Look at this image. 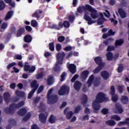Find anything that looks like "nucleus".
<instances>
[{
    "label": "nucleus",
    "mask_w": 129,
    "mask_h": 129,
    "mask_svg": "<svg viewBox=\"0 0 129 129\" xmlns=\"http://www.w3.org/2000/svg\"><path fill=\"white\" fill-rule=\"evenodd\" d=\"M89 119V116L88 115H86L82 117V120H88Z\"/></svg>",
    "instance_id": "obj_53"
},
{
    "label": "nucleus",
    "mask_w": 129,
    "mask_h": 129,
    "mask_svg": "<svg viewBox=\"0 0 129 129\" xmlns=\"http://www.w3.org/2000/svg\"><path fill=\"white\" fill-rule=\"evenodd\" d=\"M65 56V53L63 52H60L58 53L56 56L57 58V62L55 64V68H54V71H59L60 69L59 67V64H61L62 63V60H63V58Z\"/></svg>",
    "instance_id": "obj_4"
},
{
    "label": "nucleus",
    "mask_w": 129,
    "mask_h": 129,
    "mask_svg": "<svg viewBox=\"0 0 129 129\" xmlns=\"http://www.w3.org/2000/svg\"><path fill=\"white\" fill-rule=\"evenodd\" d=\"M93 81H94V76H93V75H91L88 80L87 82L84 84L83 88V91H87V90H88V88H89V87L92 85Z\"/></svg>",
    "instance_id": "obj_5"
},
{
    "label": "nucleus",
    "mask_w": 129,
    "mask_h": 129,
    "mask_svg": "<svg viewBox=\"0 0 129 129\" xmlns=\"http://www.w3.org/2000/svg\"><path fill=\"white\" fill-rule=\"evenodd\" d=\"M24 70L26 72L29 71V73H33V72H34L35 70H36V67H35V66H33L30 68V66L26 64L24 66Z\"/></svg>",
    "instance_id": "obj_11"
},
{
    "label": "nucleus",
    "mask_w": 129,
    "mask_h": 129,
    "mask_svg": "<svg viewBox=\"0 0 129 129\" xmlns=\"http://www.w3.org/2000/svg\"><path fill=\"white\" fill-rule=\"evenodd\" d=\"M16 94L17 96H20V97H24L25 96V93L22 91H16Z\"/></svg>",
    "instance_id": "obj_35"
},
{
    "label": "nucleus",
    "mask_w": 129,
    "mask_h": 129,
    "mask_svg": "<svg viewBox=\"0 0 129 129\" xmlns=\"http://www.w3.org/2000/svg\"><path fill=\"white\" fill-rule=\"evenodd\" d=\"M90 6V5H86L84 6L80 7L77 9V12H78V13H80V14L83 13V11L86 12V11H88V8H89Z\"/></svg>",
    "instance_id": "obj_12"
},
{
    "label": "nucleus",
    "mask_w": 129,
    "mask_h": 129,
    "mask_svg": "<svg viewBox=\"0 0 129 129\" xmlns=\"http://www.w3.org/2000/svg\"><path fill=\"white\" fill-rule=\"evenodd\" d=\"M69 87L63 85L61 87V89L58 91V94L59 95H64V94H68L69 92Z\"/></svg>",
    "instance_id": "obj_8"
},
{
    "label": "nucleus",
    "mask_w": 129,
    "mask_h": 129,
    "mask_svg": "<svg viewBox=\"0 0 129 129\" xmlns=\"http://www.w3.org/2000/svg\"><path fill=\"white\" fill-rule=\"evenodd\" d=\"M31 129H39V128L38 125H37V124H33L31 126Z\"/></svg>",
    "instance_id": "obj_64"
},
{
    "label": "nucleus",
    "mask_w": 129,
    "mask_h": 129,
    "mask_svg": "<svg viewBox=\"0 0 129 129\" xmlns=\"http://www.w3.org/2000/svg\"><path fill=\"white\" fill-rule=\"evenodd\" d=\"M81 86H82V84H81V83H80V82L79 81H76L75 83L74 87L75 89L77 90V91H78V90H79L80 88H81Z\"/></svg>",
    "instance_id": "obj_16"
},
{
    "label": "nucleus",
    "mask_w": 129,
    "mask_h": 129,
    "mask_svg": "<svg viewBox=\"0 0 129 129\" xmlns=\"http://www.w3.org/2000/svg\"><path fill=\"white\" fill-rule=\"evenodd\" d=\"M3 96L6 102H7V103H9L11 100V94H10V93L5 92Z\"/></svg>",
    "instance_id": "obj_15"
},
{
    "label": "nucleus",
    "mask_w": 129,
    "mask_h": 129,
    "mask_svg": "<svg viewBox=\"0 0 129 129\" xmlns=\"http://www.w3.org/2000/svg\"><path fill=\"white\" fill-rule=\"evenodd\" d=\"M56 49L57 51H60L61 49H62V46H61V44H57L56 46Z\"/></svg>",
    "instance_id": "obj_55"
},
{
    "label": "nucleus",
    "mask_w": 129,
    "mask_h": 129,
    "mask_svg": "<svg viewBox=\"0 0 129 129\" xmlns=\"http://www.w3.org/2000/svg\"><path fill=\"white\" fill-rule=\"evenodd\" d=\"M31 118V113L28 112L26 115L23 119V121H27V120L30 119Z\"/></svg>",
    "instance_id": "obj_41"
},
{
    "label": "nucleus",
    "mask_w": 129,
    "mask_h": 129,
    "mask_svg": "<svg viewBox=\"0 0 129 129\" xmlns=\"http://www.w3.org/2000/svg\"><path fill=\"white\" fill-rule=\"evenodd\" d=\"M103 101H108V98H106L105 94L102 92L98 93L96 97V100H94L92 103V107L94 112H96L100 109L101 106H100L99 103H101Z\"/></svg>",
    "instance_id": "obj_1"
},
{
    "label": "nucleus",
    "mask_w": 129,
    "mask_h": 129,
    "mask_svg": "<svg viewBox=\"0 0 129 129\" xmlns=\"http://www.w3.org/2000/svg\"><path fill=\"white\" fill-rule=\"evenodd\" d=\"M80 109H81V107L80 106L77 107L75 110V113H77V112L80 111Z\"/></svg>",
    "instance_id": "obj_61"
},
{
    "label": "nucleus",
    "mask_w": 129,
    "mask_h": 129,
    "mask_svg": "<svg viewBox=\"0 0 129 129\" xmlns=\"http://www.w3.org/2000/svg\"><path fill=\"white\" fill-rule=\"evenodd\" d=\"M24 105H25V101H24L19 102L17 104L13 103L12 105H10L9 108H7L6 109L5 112H6V113H14L15 110H16V108H20V107H22V106H24Z\"/></svg>",
    "instance_id": "obj_2"
},
{
    "label": "nucleus",
    "mask_w": 129,
    "mask_h": 129,
    "mask_svg": "<svg viewBox=\"0 0 129 129\" xmlns=\"http://www.w3.org/2000/svg\"><path fill=\"white\" fill-rule=\"evenodd\" d=\"M64 112L65 114H66V117L67 119H70L73 116V112H72V111L67 112V108L64 110Z\"/></svg>",
    "instance_id": "obj_19"
},
{
    "label": "nucleus",
    "mask_w": 129,
    "mask_h": 129,
    "mask_svg": "<svg viewBox=\"0 0 129 129\" xmlns=\"http://www.w3.org/2000/svg\"><path fill=\"white\" fill-rule=\"evenodd\" d=\"M49 47L50 51H54V43L51 42L49 44Z\"/></svg>",
    "instance_id": "obj_44"
},
{
    "label": "nucleus",
    "mask_w": 129,
    "mask_h": 129,
    "mask_svg": "<svg viewBox=\"0 0 129 129\" xmlns=\"http://www.w3.org/2000/svg\"><path fill=\"white\" fill-rule=\"evenodd\" d=\"M9 124L6 126V129H11L12 128V125L11 124L15 125L16 123V121L14 119H10L9 120Z\"/></svg>",
    "instance_id": "obj_22"
},
{
    "label": "nucleus",
    "mask_w": 129,
    "mask_h": 129,
    "mask_svg": "<svg viewBox=\"0 0 129 129\" xmlns=\"http://www.w3.org/2000/svg\"><path fill=\"white\" fill-rule=\"evenodd\" d=\"M84 19L86 21H89L91 19V17L89 16V13L86 12L84 15Z\"/></svg>",
    "instance_id": "obj_37"
},
{
    "label": "nucleus",
    "mask_w": 129,
    "mask_h": 129,
    "mask_svg": "<svg viewBox=\"0 0 129 129\" xmlns=\"http://www.w3.org/2000/svg\"><path fill=\"white\" fill-rule=\"evenodd\" d=\"M9 26V24L7 23H3L2 24L1 26V28L2 30H0V32H3V30H5V29H7L8 28V26Z\"/></svg>",
    "instance_id": "obj_33"
},
{
    "label": "nucleus",
    "mask_w": 129,
    "mask_h": 129,
    "mask_svg": "<svg viewBox=\"0 0 129 129\" xmlns=\"http://www.w3.org/2000/svg\"><path fill=\"white\" fill-rule=\"evenodd\" d=\"M124 124H129V118H126L124 121H121L118 122V126L124 125Z\"/></svg>",
    "instance_id": "obj_21"
},
{
    "label": "nucleus",
    "mask_w": 129,
    "mask_h": 129,
    "mask_svg": "<svg viewBox=\"0 0 129 129\" xmlns=\"http://www.w3.org/2000/svg\"><path fill=\"white\" fill-rule=\"evenodd\" d=\"M117 88L118 91L120 93H122L123 92V89L124 88V86H118Z\"/></svg>",
    "instance_id": "obj_43"
},
{
    "label": "nucleus",
    "mask_w": 129,
    "mask_h": 129,
    "mask_svg": "<svg viewBox=\"0 0 129 129\" xmlns=\"http://www.w3.org/2000/svg\"><path fill=\"white\" fill-rule=\"evenodd\" d=\"M72 50V46H68L64 48L65 51H71Z\"/></svg>",
    "instance_id": "obj_60"
},
{
    "label": "nucleus",
    "mask_w": 129,
    "mask_h": 129,
    "mask_svg": "<svg viewBox=\"0 0 129 129\" xmlns=\"http://www.w3.org/2000/svg\"><path fill=\"white\" fill-rule=\"evenodd\" d=\"M101 76L103 79L106 80L109 77V74L106 71L102 72L101 73Z\"/></svg>",
    "instance_id": "obj_20"
},
{
    "label": "nucleus",
    "mask_w": 129,
    "mask_h": 129,
    "mask_svg": "<svg viewBox=\"0 0 129 129\" xmlns=\"http://www.w3.org/2000/svg\"><path fill=\"white\" fill-rule=\"evenodd\" d=\"M16 66V62H13L10 64H9L7 67V69L8 70H10L12 67H14V66Z\"/></svg>",
    "instance_id": "obj_48"
},
{
    "label": "nucleus",
    "mask_w": 129,
    "mask_h": 129,
    "mask_svg": "<svg viewBox=\"0 0 129 129\" xmlns=\"http://www.w3.org/2000/svg\"><path fill=\"white\" fill-rule=\"evenodd\" d=\"M38 84H37V81L35 80L33 81L31 84V87H33V89H32V91H31L28 96V99H30V98H32V96L34 95V93L36 90L38 89Z\"/></svg>",
    "instance_id": "obj_7"
},
{
    "label": "nucleus",
    "mask_w": 129,
    "mask_h": 129,
    "mask_svg": "<svg viewBox=\"0 0 129 129\" xmlns=\"http://www.w3.org/2000/svg\"><path fill=\"white\" fill-rule=\"evenodd\" d=\"M105 16L107 18H109L110 17V14H109V12L106 11V12L104 13Z\"/></svg>",
    "instance_id": "obj_63"
},
{
    "label": "nucleus",
    "mask_w": 129,
    "mask_h": 129,
    "mask_svg": "<svg viewBox=\"0 0 129 129\" xmlns=\"http://www.w3.org/2000/svg\"><path fill=\"white\" fill-rule=\"evenodd\" d=\"M63 26L64 28H69L70 24H69V22L68 21H64L63 23Z\"/></svg>",
    "instance_id": "obj_51"
},
{
    "label": "nucleus",
    "mask_w": 129,
    "mask_h": 129,
    "mask_svg": "<svg viewBox=\"0 0 129 129\" xmlns=\"http://www.w3.org/2000/svg\"><path fill=\"white\" fill-rule=\"evenodd\" d=\"M13 14H14V12L13 11L9 12L5 17V21H8V20L11 19V18H12L13 16Z\"/></svg>",
    "instance_id": "obj_29"
},
{
    "label": "nucleus",
    "mask_w": 129,
    "mask_h": 129,
    "mask_svg": "<svg viewBox=\"0 0 129 129\" xmlns=\"http://www.w3.org/2000/svg\"><path fill=\"white\" fill-rule=\"evenodd\" d=\"M42 13V11L41 10H37L34 13H33L32 15L33 18H37V19H39L40 17V14Z\"/></svg>",
    "instance_id": "obj_24"
},
{
    "label": "nucleus",
    "mask_w": 129,
    "mask_h": 129,
    "mask_svg": "<svg viewBox=\"0 0 129 129\" xmlns=\"http://www.w3.org/2000/svg\"><path fill=\"white\" fill-rule=\"evenodd\" d=\"M25 33V28H22L19 29L17 34V37H21L23 33Z\"/></svg>",
    "instance_id": "obj_32"
},
{
    "label": "nucleus",
    "mask_w": 129,
    "mask_h": 129,
    "mask_svg": "<svg viewBox=\"0 0 129 129\" xmlns=\"http://www.w3.org/2000/svg\"><path fill=\"white\" fill-rule=\"evenodd\" d=\"M66 73L64 72L62 74V75H61L60 78V81H64V80H65V77H66Z\"/></svg>",
    "instance_id": "obj_47"
},
{
    "label": "nucleus",
    "mask_w": 129,
    "mask_h": 129,
    "mask_svg": "<svg viewBox=\"0 0 129 129\" xmlns=\"http://www.w3.org/2000/svg\"><path fill=\"white\" fill-rule=\"evenodd\" d=\"M106 124L110 126H113L116 124V122L113 120H109L106 121Z\"/></svg>",
    "instance_id": "obj_27"
},
{
    "label": "nucleus",
    "mask_w": 129,
    "mask_h": 129,
    "mask_svg": "<svg viewBox=\"0 0 129 129\" xmlns=\"http://www.w3.org/2000/svg\"><path fill=\"white\" fill-rule=\"evenodd\" d=\"M43 89H44V87L43 86H40L38 90L37 94H39V93H41V92L43 91Z\"/></svg>",
    "instance_id": "obj_56"
},
{
    "label": "nucleus",
    "mask_w": 129,
    "mask_h": 129,
    "mask_svg": "<svg viewBox=\"0 0 129 129\" xmlns=\"http://www.w3.org/2000/svg\"><path fill=\"white\" fill-rule=\"evenodd\" d=\"M53 77H49L47 79V84L48 85H51L53 82Z\"/></svg>",
    "instance_id": "obj_39"
},
{
    "label": "nucleus",
    "mask_w": 129,
    "mask_h": 129,
    "mask_svg": "<svg viewBox=\"0 0 129 129\" xmlns=\"http://www.w3.org/2000/svg\"><path fill=\"white\" fill-rule=\"evenodd\" d=\"M102 68H103V67H99H99L95 69V70L94 71V73H98V72H99V71H100Z\"/></svg>",
    "instance_id": "obj_45"
},
{
    "label": "nucleus",
    "mask_w": 129,
    "mask_h": 129,
    "mask_svg": "<svg viewBox=\"0 0 129 129\" xmlns=\"http://www.w3.org/2000/svg\"><path fill=\"white\" fill-rule=\"evenodd\" d=\"M116 109L117 110V113H122L123 112V109L121 108V106L119 104L115 105Z\"/></svg>",
    "instance_id": "obj_26"
},
{
    "label": "nucleus",
    "mask_w": 129,
    "mask_h": 129,
    "mask_svg": "<svg viewBox=\"0 0 129 129\" xmlns=\"http://www.w3.org/2000/svg\"><path fill=\"white\" fill-rule=\"evenodd\" d=\"M115 92V89H114V86H112L111 87V91L110 93L112 95V100L113 102H116L117 101V99H118V96L114 94Z\"/></svg>",
    "instance_id": "obj_9"
},
{
    "label": "nucleus",
    "mask_w": 129,
    "mask_h": 129,
    "mask_svg": "<svg viewBox=\"0 0 129 129\" xmlns=\"http://www.w3.org/2000/svg\"><path fill=\"white\" fill-rule=\"evenodd\" d=\"M81 104L85 106V104L87 101V96L86 95H83L81 99Z\"/></svg>",
    "instance_id": "obj_23"
},
{
    "label": "nucleus",
    "mask_w": 129,
    "mask_h": 129,
    "mask_svg": "<svg viewBox=\"0 0 129 129\" xmlns=\"http://www.w3.org/2000/svg\"><path fill=\"white\" fill-rule=\"evenodd\" d=\"M37 25H38V22H37L36 20L31 21V26H32V27H37Z\"/></svg>",
    "instance_id": "obj_49"
},
{
    "label": "nucleus",
    "mask_w": 129,
    "mask_h": 129,
    "mask_svg": "<svg viewBox=\"0 0 129 129\" xmlns=\"http://www.w3.org/2000/svg\"><path fill=\"white\" fill-rule=\"evenodd\" d=\"M64 40H65V37L64 36H60L58 38V41L59 42H62Z\"/></svg>",
    "instance_id": "obj_57"
},
{
    "label": "nucleus",
    "mask_w": 129,
    "mask_h": 129,
    "mask_svg": "<svg viewBox=\"0 0 129 129\" xmlns=\"http://www.w3.org/2000/svg\"><path fill=\"white\" fill-rule=\"evenodd\" d=\"M87 21L88 22V25H92V24H94V23H95V21H94V20H92L91 18L89 20H87Z\"/></svg>",
    "instance_id": "obj_54"
},
{
    "label": "nucleus",
    "mask_w": 129,
    "mask_h": 129,
    "mask_svg": "<svg viewBox=\"0 0 129 129\" xmlns=\"http://www.w3.org/2000/svg\"><path fill=\"white\" fill-rule=\"evenodd\" d=\"M118 13L121 18H125V17H126V14H125V12H124V11L122 9H119Z\"/></svg>",
    "instance_id": "obj_30"
},
{
    "label": "nucleus",
    "mask_w": 129,
    "mask_h": 129,
    "mask_svg": "<svg viewBox=\"0 0 129 129\" xmlns=\"http://www.w3.org/2000/svg\"><path fill=\"white\" fill-rule=\"evenodd\" d=\"M25 29L28 32H31V31H32V27H31V26H26Z\"/></svg>",
    "instance_id": "obj_62"
},
{
    "label": "nucleus",
    "mask_w": 129,
    "mask_h": 129,
    "mask_svg": "<svg viewBox=\"0 0 129 129\" xmlns=\"http://www.w3.org/2000/svg\"><path fill=\"white\" fill-rule=\"evenodd\" d=\"M67 67L70 70L71 73H72V74H75V73H76V66L74 64H70L69 63H68L67 64Z\"/></svg>",
    "instance_id": "obj_10"
},
{
    "label": "nucleus",
    "mask_w": 129,
    "mask_h": 129,
    "mask_svg": "<svg viewBox=\"0 0 129 129\" xmlns=\"http://www.w3.org/2000/svg\"><path fill=\"white\" fill-rule=\"evenodd\" d=\"M84 112H85V113H86V114H90V109H89L88 108H86L85 109Z\"/></svg>",
    "instance_id": "obj_58"
},
{
    "label": "nucleus",
    "mask_w": 129,
    "mask_h": 129,
    "mask_svg": "<svg viewBox=\"0 0 129 129\" xmlns=\"http://www.w3.org/2000/svg\"><path fill=\"white\" fill-rule=\"evenodd\" d=\"M28 109L27 108H22L19 111H18V113L19 115L23 116V115L26 114L28 112Z\"/></svg>",
    "instance_id": "obj_18"
},
{
    "label": "nucleus",
    "mask_w": 129,
    "mask_h": 129,
    "mask_svg": "<svg viewBox=\"0 0 129 129\" xmlns=\"http://www.w3.org/2000/svg\"><path fill=\"white\" fill-rule=\"evenodd\" d=\"M123 43V40L122 39L118 40L115 42V46H121Z\"/></svg>",
    "instance_id": "obj_42"
},
{
    "label": "nucleus",
    "mask_w": 129,
    "mask_h": 129,
    "mask_svg": "<svg viewBox=\"0 0 129 129\" xmlns=\"http://www.w3.org/2000/svg\"><path fill=\"white\" fill-rule=\"evenodd\" d=\"M113 56L112 53L111 52H108L106 54V57L108 61H110L112 59Z\"/></svg>",
    "instance_id": "obj_36"
},
{
    "label": "nucleus",
    "mask_w": 129,
    "mask_h": 129,
    "mask_svg": "<svg viewBox=\"0 0 129 129\" xmlns=\"http://www.w3.org/2000/svg\"><path fill=\"white\" fill-rule=\"evenodd\" d=\"M95 62L97 65H99V67L102 68L104 67V63L102 62L101 57L100 56L97 57L95 58Z\"/></svg>",
    "instance_id": "obj_13"
},
{
    "label": "nucleus",
    "mask_w": 129,
    "mask_h": 129,
    "mask_svg": "<svg viewBox=\"0 0 129 129\" xmlns=\"http://www.w3.org/2000/svg\"><path fill=\"white\" fill-rule=\"evenodd\" d=\"M6 8L5 2L4 1H0V11H3Z\"/></svg>",
    "instance_id": "obj_40"
},
{
    "label": "nucleus",
    "mask_w": 129,
    "mask_h": 129,
    "mask_svg": "<svg viewBox=\"0 0 129 129\" xmlns=\"http://www.w3.org/2000/svg\"><path fill=\"white\" fill-rule=\"evenodd\" d=\"M88 11L90 12V16L92 19L95 20L98 18V13H97V10H96L91 6L90 5L89 7H88Z\"/></svg>",
    "instance_id": "obj_6"
},
{
    "label": "nucleus",
    "mask_w": 129,
    "mask_h": 129,
    "mask_svg": "<svg viewBox=\"0 0 129 129\" xmlns=\"http://www.w3.org/2000/svg\"><path fill=\"white\" fill-rule=\"evenodd\" d=\"M120 101L123 104H127L128 103V97L125 95L121 96Z\"/></svg>",
    "instance_id": "obj_14"
},
{
    "label": "nucleus",
    "mask_w": 129,
    "mask_h": 129,
    "mask_svg": "<svg viewBox=\"0 0 129 129\" xmlns=\"http://www.w3.org/2000/svg\"><path fill=\"white\" fill-rule=\"evenodd\" d=\"M48 103L49 104H53L57 102L58 97L56 95L53 94V89H50L47 94Z\"/></svg>",
    "instance_id": "obj_3"
},
{
    "label": "nucleus",
    "mask_w": 129,
    "mask_h": 129,
    "mask_svg": "<svg viewBox=\"0 0 129 129\" xmlns=\"http://www.w3.org/2000/svg\"><path fill=\"white\" fill-rule=\"evenodd\" d=\"M123 69V66H122V64H120L119 67L118 68V73H120V72H122Z\"/></svg>",
    "instance_id": "obj_50"
},
{
    "label": "nucleus",
    "mask_w": 129,
    "mask_h": 129,
    "mask_svg": "<svg viewBox=\"0 0 129 129\" xmlns=\"http://www.w3.org/2000/svg\"><path fill=\"white\" fill-rule=\"evenodd\" d=\"M24 41L26 43H30L32 41V37L31 36L27 35L24 37Z\"/></svg>",
    "instance_id": "obj_31"
},
{
    "label": "nucleus",
    "mask_w": 129,
    "mask_h": 129,
    "mask_svg": "<svg viewBox=\"0 0 129 129\" xmlns=\"http://www.w3.org/2000/svg\"><path fill=\"white\" fill-rule=\"evenodd\" d=\"M39 119L43 123L46 122V119H47V117L45 116L44 114H39Z\"/></svg>",
    "instance_id": "obj_28"
},
{
    "label": "nucleus",
    "mask_w": 129,
    "mask_h": 129,
    "mask_svg": "<svg viewBox=\"0 0 129 129\" xmlns=\"http://www.w3.org/2000/svg\"><path fill=\"white\" fill-rule=\"evenodd\" d=\"M89 74V72L88 71L83 72L81 74V79H82V80H85V79L88 77Z\"/></svg>",
    "instance_id": "obj_25"
},
{
    "label": "nucleus",
    "mask_w": 129,
    "mask_h": 129,
    "mask_svg": "<svg viewBox=\"0 0 129 129\" xmlns=\"http://www.w3.org/2000/svg\"><path fill=\"white\" fill-rule=\"evenodd\" d=\"M109 109L106 108H104L102 110V113L103 114H107L108 113Z\"/></svg>",
    "instance_id": "obj_46"
},
{
    "label": "nucleus",
    "mask_w": 129,
    "mask_h": 129,
    "mask_svg": "<svg viewBox=\"0 0 129 129\" xmlns=\"http://www.w3.org/2000/svg\"><path fill=\"white\" fill-rule=\"evenodd\" d=\"M15 58L17 60H22L23 56L20 54H16L15 56Z\"/></svg>",
    "instance_id": "obj_52"
},
{
    "label": "nucleus",
    "mask_w": 129,
    "mask_h": 129,
    "mask_svg": "<svg viewBox=\"0 0 129 129\" xmlns=\"http://www.w3.org/2000/svg\"><path fill=\"white\" fill-rule=\"evenodd\" d=\"M114 34H115V32L112 31V30H110L108 33H106V34H104L103 35V39H106V38H107V37H108V36H113V35H114Z\"/></svg>",
    "instance_id": "obj_17"
},
{
    "label": "nucleus",
    "mask_w": 129,
    "mask_h": 129,
    "mask_svg": "<svg viewBox=\"0 0 129 129\" xmlns=\"http://www.w3.org/2000/svg\"><path fill=\"white\" fill-rule=\"evenodd\" d=\"M77 78H78V75L76 74L72 79L71 81L72 82H74V81H75V80H76L77 79Z\"/></svg>",
    "instance_id": "obj_59"
},
{
    "label": "nucleus",
    "mask_w": 129,
    "mask_h": 129,
    "mask_svg": "<svg viewBox=\"0 0 129 129\" xmlns=\"http://www.w3.org/2000/svg\"><path fill=\"white\" fill-rule=\"evenodd\" d=\"M49 121L50 123H54L56 121V117L51 115L49 119Z\"/></svg>",
    "instance_id": "obj_38"
},
{
    "label": "nucleus",
    "mask_w": 129,
    "mask_h": 129,
    "mask_svg": "<svg viewBox=\"0 0 129 129\" xmlns=\"http://www.w3.org/2000/svg\"><path fill=\"white\" fill-rule=\"evenodd\" d=\"M111 118L112 119H114L115 120H116V121H119V120H121V118L119 117V116L117 115H113L111 116Z\"/></svg>",
    "instance_id": "obj_34"
}]
</instances>
